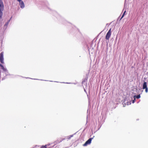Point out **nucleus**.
Here are the masks:
<instances>
[{
	"label": "nucleus",
	"mask_w": 148,
	"mask_h": 148,
	"mask_svg": "<svg viewBox=\"0 0 148 148\" xmlns=\"http://www.w3.org/2000/svg\"><path fill=\"white\" fill-rule=\"evenodd\" d=\"M4 9V5L2 0H0V18L2 17L3 15L2 11Z\"/></svg>",
	"instance_id": "f257e3e1"
},
{
	"label": "nucleus",
	"mask_w": 148,
	"mask_h": 148,
	"mask_svg": "<svg viewBox=\"0 0 148 148\" xmlns=\"http://www.w3.org/2000/svg\"><path fill=\"white\" fill-rule=\"evenodd\" d=\"M111 34V28L110 29L106 34V39L108 40Z\"/></svg>",
	"instance_id": "f03ea898"
},
{
	"label": "nucleus",
	"mask_w": 148,
	"mask_h": 148,
	"mask_svg": "<svg viewBox=\"0 0 148 148\" xmlns=\"http://www.w3.org/2000/svg\"><path fill=\"white\" fill-rule=\"evenodd\" d=\"M0 62L2 64H4L3 52H1L0 53Z\"/></svg>",
	"instance_id": "7ed1b4c3"
},
{
	"label": "nucleus",
	"mask_w": 148,
	"mask_h": 148,
	"mask_svg": "<svg viewBox=\"0 0 148 148\" xmlns=\"http://www.w3.org/2000/svg\"><path fill=\"white\" fill-rule=\"evenodd\" d=\"M143 89H145V92L147 93L148 91V89L147 86V83L146 82H144L143 83Z\"/></svg>",
	"instance_id": "20e7f679"
},
{
	"label": "nucleus",
	"mask_w": 148,
	"mask_h": 148,
	"mask_svg": "<svg viewBox=\"0 0 148 148\" xmlns=\"http://www.w3.org/2000/svg\"><path fill=\"white\" fill-rule=\"evenodd\" d=\"M93 138H90L87 140L85 143L83 145L84 146H86L90 144Z\"/></svg>",
	"instance_id": "39448f33"
},
{
	"label": "nucleus",
	"mask_w": 148,
	"mask_h": 148,
	"mask_svg": "<svg viewBox=\"0 0 148 148\" xmlns=\"http://www.w3.org/2000/svg\"><path fill=\"white\" fill-rule=\"evenodd\" d=\"M19 5L20 6V7L22 8H23L25 7V4L22 1H21V2H19Z\"/></svg>",
	"instance_id": "423d86ee"
},
{
	"label": "nucleus",
	"mask_w": 148,
	"mask_h": 148,
	"mask_svg": "<svg viewBox=\"0 0 148 148\" xmlns=\"http://www.w3.org/2000/svg\"><path fill=\"white\" fill-rule=\"evenodd\" d=\"M0 66L1 67V69L4 71H7L6 69L0 63Z\"/></svg>",
	"instance_id": "0eeeda50"
},
{
	"label": "nucleus",
	"mask_w": 148,
	"mask_h": 148,
	"mask_svg": "<svg viewBox=\"0 0 148 148\" xmlns=\"http://www.w3.org/2000/svg\"><path fill=\"white\" fill-rule=\"evenodd\" d=\"M140 95H138L137 96L136 95H134V98H136L137 99H139L140 98Z\"/></svg>",
	"instance_id": "6e6552de"
},
{
	"label": "nucleus",
	"mask_w": 148,
	"mask_h": 148,
	"mask_svg": "<svg viewBox=\"0 0 148 148\" xmlns=\"http://www.w3.org/2000/svg\"><path fill=\"white\" fill-rule=\"evenodd\" d=\"M126 12L125 11H124V13H123V14L121 17V19H120V20L121 19L123 18V17L125 15V13H126Z\"/></svg>",
	"instance_id": "1a4fd4ad"
},
{
	"label": "nucleus",
	"mask_w": 148,
	"mask_h": 148,
	"mask_svg": "<svg viewBox=\"0 0 148 148\" xmlns=\"http://www.w3.org/2000/svg\"><path fill=\"white\" fill-rule=\"evenodd\" d=\"M9 21H8L4 25V27L5 26H6V27L8 25V23H9Z\"/></svg>",
	"instance_id": "9d476101"
},
{
	"label": "nucleus",
	"mask_w": 148,
	"mask_h": 148,
	"mask_svg": "<svg viewBox=\"0 0 148 148\" xmlns=\"http://www.w3.org/2000/svg\"><path fill=\"white\" fill-rule=\"evenodd\" d=\"M134 99L132 100V103H134L135 102L136 100V98H134Z\"/></svg>",
	"instance_id": "9b49d317"
},
{
	"label": "nucleus",
	"mask_w": 148,
	"mask_h": 148,
	"mask_svg": "<svg viewBox=\"0 0 148 148\" xmlns=\"http://www.w3.org/2000/svg\"><path fill=\"white\" fill-rule=\"evenodd\" d=\"M41 148H47L46 145L42 146Z\"/></svg>",
	"instance_id": "f8f14e48"
},
{
	"label": "nucleus",
	"mask_w": 148,
	"mask_h": 148,
	"mask_svg": "<svg viewBox=\"0 0 148 148\" xmlns=\"http://www.w3.org/2000/svg\"><path fill=\"white\" fill-rule=\"evenodd\" d=\"M17 0V1H18L19 2H21V1H22V0Z\"/></svg>",
	"instance_id": "ddd939ff"
}]
</instances>
